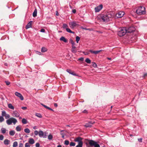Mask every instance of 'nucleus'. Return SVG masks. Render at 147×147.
I'll return each instance as SVG.
<instances>
[{
    "label": "nucleus",
    "instance_id": "1",
    "mask_svg": "<svg viewBox=\"0 0 147 147\" xmlns=\"http://www.w3.org/2000/svg\"><path fill=\"white\" fill-rule=\"evenodd\" d=\"M113 18V13L111 12H107L101 13L97 16L98 19L100 21L105 23L112 20Z\"/></svg>",
    "mask_w": 147,
    "mask_h": 147
},
{
    "label": "nucleus",
    "instance_id": "2",
    "mask_svg": "<svg viewBox=\"0 0 147 147\" xmlns=\"http://www.w3.org/2000/svg\"><path fill=\"white\" fill-rule=\"evenodd\" d=\"M136 29L133 26L128 27H123L118 31V34L119 37H121L125 34L127 36L129 35L135 31Z\"/></svg>",
    "mask_w": 147,
    "mask_h": 147
},
{
    "label": "nucleus",
    "instance_id": "3",
    "mask_svg": "<svg viewBox=\"0 0 147 147\" xmlns=\"http://www.w3.org/2000/svg\"><path fill=\"white\" fill-rule=\"evenodd\" d=\"M145 7L143 6H140L136 10V13L139 15H143L146 13Z\"/></svg>",
    "mask_w": 147,
    "mask_h": 147
},
{
    "label": "nucleus",
    "instance_id": "4",
    "mask_svg": "<svg viewBox=\"0 0 147 147\" xmlns=\"http://www.w3.org/2000/svg\"><path fill=\"white\" fill-rule=\"evenodd\" d=\"M17 122V120L15 118L13 117L10 118L6 121V123L8 125H10L13 123L15 124Z\"/></svg>",
    "mask_w": 147,
    "mask_h": 147
},
{
    "label": "nucleus",
    "instance_id": "5",
    "mask_svg": "<svg viewBox=\"0 0 147 147\" xmlns=\"http://www.w3.org/2000/svg\"><path fill=\"white\" fill-rule=\"evenodd\" d=\"M79 23V22L78 21H72L69 23V25L71 29H74L75 27H78L80 26Z\"/></svg>",
    "mask_w": 147,
    "mask_h": 147
},
{
    "label": "nucleus",
    "instance_id": "6",
    "mask_svg": "<svg viewBox=\"0 0 147 147\" xmlns=\"http://www.w3.org/2000/svg\"><path fill=\"white\" fill-rule=\"evenodd\" d=\"M102 8L103 5L102 4L100 5L95 8V12H97L100 11L102 9Z\"/></svg>",
    "mask_w": 147,
    "mask_h": 147
},
{
    "label": "nucleus",
    "instance_id": "7",
    "mask_svg": "<svg viewBox=\"0 0 147 147\" xmlns=\"http://www.w3.org/2000/svg\"><path fill=\"white\" fill-rule=\"evenodd\" d=\"M124 14L125 13L124 12L120 11L118 13H117L116 16L117 18H121L122 17Z\"/></svg>",
    "mask_w": 147,
    "mask_h": 147
},
{
    "label": "nucleus",
    "instance_id": "8",
    "mask_svg": "<svg viewBox=\"0 0 147 147\" xmlns=\"http://www.w3.org/2000/svg\"><path fill=\"white\" fill-rule=\"evenodd\" d=\"M15 94L16 96L19 97L21 100H24V98L23 96L20 93L18 92H16Z\"/></svg>",
    "mask_w": 147,
    "mask_h": 147
},
{
    "label": "nucleus",
    "instance_id": "9",
    "mask_svg": "<svg viewBox=\"0 0 147 147\" xmlns=\"http://www.w3.org/2000/svg\"><path fill=\"white\" fill-rule=\"evenodd\" d=\"M82 138L80 137H78L74 139V141L78 142V143H83Z\"/></svg>",
    "mask_w": 147,
    "mask_h": 147
},
{
    "label": "nucleus",
    "instance_id": "10",
    "mask_svg": "<svg viewBox=\"0 0 147 147\" xmlns=\"http://www.w3.org/2000/svg\"><path fill=\"white\" fill-rule=\"evenodd\" d=\"M12 115L13 116L17 117H18L20 116L19 113L16 111H13Z\"/></svg>",
    "mask_w": 147,
    "mask_h": 147
},
{
    "label": "nucleus",
    "instance_id": "11",
    "mask_svg": "<svg viewBox=\"0 0 147 147\" xmlns=\"http://www.w3.org/2000/svg\"><path fill=\"white\" fill-rule=\"evenodd\" d=\"M92 146L94 147H100V145L97 142L92 140Z\"/></svg>",
    "mask_w": 147,
    "mask_h": 147
},
{
    "label": "nucleus",
    "instance_id": "12",
    "mask_svg": "<svg viewBox=\"0 0 147 147\" xmlns=\"http://www.w3.org/2000/svg\"><path fill=\"white\" fill-rule=\"evenodd\" d=\"M32 21H30L28 23V24L26 26L25 28L26 29H28L30 28L31 27H32Z\"/></svg>",
    "mask_w": 147,
    "mask_h": 147
},
{
    "label": "nucleus",
    "instance_id": "13",
    "mask_svg": "<svg viewBox=\"0 0 147 147\" xmlns=\"http://www.w3.org/2000/svg\"><path fill=\"white\" fill-rule=\"evenodd\" d=\"M64 130H61L60 132V134L62 135V138L64 139L65 138V135L64 132Z\"/></svg>",
    "mask_w": 147,
    "mask_h": 147
},
{
    "label": "nucleus",
    "instance_id": "14",
    "mask_svg": "<svg viewBox=\"0 0 147 147\" xmlns=\"http://www.w3.org/2000/svg\"><path fill=\"white\" fill-rule=\"evenodd\" d=\"M69 42L72 44V48H73V47H76L75 46V43L72 40L70 39L69 40Z\"/></svg>",
    "mask_w": 147,
    "mask_h": 147
},
{
    "label": "nucleus",
    "instance_id": "15",
    "mask_svg": "<svg viewBox=\"0 0 147 147\" xmlns=\"http://www.w3.org/2000/svg\"><path fill=\"white\" fill-rule=\"evenodd\" d=\"M44 135V133L42 131L40 130L39 131L38 136L40 137H43Z\"/></svg>",
    "mask_w": 147,
    "mask_h": 147
},
{
    "label": "nucleus",
    "instance_id": "16",
    "mask_svg": "<svg viewBox=\"0 0 147 147\" xmlns=\"http://www.w3.org/2000/svg\"><path fill=\"white\" fill-rule=\"evenodd\" d=\"M28 142L30 144H32L34 143V141L33 138H30L29 139Z\"/></svg>",
    "mask_w": 147,
    "mask_h": 147
},
{
    "label": "nucleus",
    "instance_id": "17",
    "mask_svg": "<svg viewBox=\"0 0 147 147\" xmlns=\"http://www.w3.org/2000/svg\"><path fill=\"white\" fill-rule=\"evenodd\" d=\"M92 125V123L91 122H89L88 123H86L84 126L86 127H91Z\"/></svg>",
    "mask_w": 147,
    "mask_h": 147
},
{
    "label": "nucleus",
    "instance_id": "18",
    "mask_svg": "<svg viewBox=\"0 0 147 147\" xmlns=\"http://www.w3.org/2000/svg\"><path fill=\"white\" fill-rule=\"evenodd\" d=\"M10 142V140L6 139H5L4 141V143L6 145H8Z\"/></svg>",
    "mask_w": 147,
    "mask_h": 147
},
{
    "label": "nucleus",
    "instance_id": "19",
    "mask_svg": "<svg viewBox=\"0 0 147 147\" xmlns=\"http://www.w3.org/2000/svg\"><path fill=\"white\" fill-rule=\"evenodd\" d=\"M47 49L45 47H43L41 48V51L42 53H44L47 51Z\"/></svg>",
    "mask_w": 147,
    "mask_h": 147
},
{
    "label": "nucleus",
    "instance_id": "20",
    "mask_svg": "<svg viewBox=\"0 0 147 147\" xmlns=\"http://www.w3.org/2000/svg\"><path fill=\"white\" fill-rule=\"evenodd\" d=\"M37 9H35L33 13V16L34 17H36L37 16Z\"/></svg>",
    "mask_w": 147,
    "mask_h": 147
},
{
    "label": "nucleus",
    "instance_id": "21",
    "mask_svg": "<svg viewBox=\"0 0 147 147\" xmlns=\"http://www.w3.org/2000/svg\"><path fill=\"white\" fill-rule=\"evenodd\" d=\"M16 130L18 131H20L21 130V126L20 125H18L16 127Z\"/></svg>",
    "mask_w": 147,
    "mask_h": 147
},
{
    "label": "nucleus",
    "instance_id": "22",
    "mask_svg": "<svg viewBox=\"0 0 147 147\" xmlns=\"http://www.w3.org/2000/svg\"><path fill=\"white\" fill-rule=\"evenodd\" d=\"M8 107L9 108L13 110L14 109V107L10 103L8 104Z\"/></svg>",
    "mask_w": 147,
    "mask_h": 147
},
{
    "label": "nucleus",
    "instance_id": "23",
    "mask_svg": "<svg viewBox=\"0 0 147 147\" xmlns=\"http://www.w3.org/2000/svg\"><path fill=\"white\" fill-rule=\"evenodd\" d=\"M15 132L14 130H11L9 131V134L10 136H13L15 134Z\"/></svg>",
    "mask_w": 147,
    "mask_h": 147
},
{
    "label": "nucleus",
    "instance_id": "24",
    "mask_svg": "<svg viewBox=\"0 0 147 147\" xmlns=\"http://www.w3.org/2000/svg\"><path fill=\"white\" fill-rule=\"evenodd\" d=\"M71 51L72 53H75L77 52V50L76 49V47H73L72 48Z\"/></svg>",
    "mask_w": 147,
    "mask_h": 147
},
{
    "label": "nucleus",
    "instance_id": "25",
    "mask_svg": "<svg viewBox=\"0 0 147 147\" xmlns=\"http://www.w3.org/2000/svg\"><path fill=\"white\" fill-rule=\"evenodd\" d=\"M60 40L63 41L65 42H67V40L66 39L65 37H61L60 39Z\"/></svg>",
    "mask_w": 147,
    "mask_h": 147
},
{
    "label": "nucleus",
    "instance_id": "26",
    "mask_svg": "<svg viewBox=\"0 0 147 147\" xmlns=\"http://www.w3.org/2000/svg\"><path fill=\"white\" fill-rule=\"evenodd\" d=\"M102 50H101L99 51H92V53H94L95 54H97L100 53V52Z\"/></svg>",
    "mask_w": 147,
    "mask_h": 147
},
{
    "label": "nucleus",
    "instance_id": "27",
    "mask_svg": "<svg viewBox=\"0 0 147 147\" xmlns=\"http://www.w3.org/2000/svg\"><path fill=\"white\" fill-rule=\"evenodd\" d=\"M6 131L7 130L3 128H2L1 129V132L3 134L5 133Z\"/></svg>",
    "mask_w": 147,
    "mask_h": 147
},
{
    "label": "nucleus",
    "instance_id": "28",
    "mask_svg": "<svg viewBox=\"0 0 147 147\" xmlns=\"http://www.w3.org/2000/svg\"><path fill=\"white\" fill-rule=\"evenodd\" d=\"M7 114L5 111H3L1 112V115L2 117H5Z\"/></svg>",
    "mask_w": 147,
    "mask_h": 147
},
{
    "label": "nucleus",
    "instance_id": "29",
    "mask_svg": "<svg viewBox=\"0 0 147 147\" xmlns=\"http://www.w3.org/2000/svg\"><path fill=\"white\" fill-rule=\"evenodd\" d=\"M66 31L68 32L72 33H74V32L71 31V30L68 28H67L66 29Z\"/></svg>",
    "mask_w": 147,
    "mask_h": 147
},
{
    "label": "nucleus",
    "instance_id": "30",
    "mask_svg": "<svg viewBox=\"0 0 147 147\" xmlns=\"http://www.w3.org/2000/svg\"><path fill=\"white\" fill-rule=\"evenodd\" d=\"M35 115L40 118H41L42 117V115L39 113H35Z\"/></svg>",
    "mask_w": 147,
    "mask_h": 147
},
{
    "label": "nucleus",
    "instance_id": "31",
    "mask_svg": "<svg viewBox=\"0 0 147 147\" xmlns=\"http://www.w3.org/2000/svg\"><path fill=\"white\" fill-rule=\"evenodd\" d=\"M22 123L24 124H26L27 123V121L25 119H23L22 120Z\"/></svg>",
    "mask_w": 147,
    "mask_h": 147
},
{
    "label": "nucleus",
    "instance_id": "32",
    "mask_svg": "<svg viewBox=\"0 0 147 147\" xmlns=\"http://www.w3.org/2000/svg\"><path fill=\"white\" fill-rule=\"evenodd\" d=\"M80 28L81 29H82L84 30H89L90 31L91 30V28H84L83 26H81Z\"/></svg>",
    "mask_w": 147,
    "mask_h": 147
},
{
    "label": "nucleus",
    "instance_id": "33",
    "mask_svg": "<svg viewBox=\"0 0 147 147\" xmlns=\"http://www.w3.org/2000/svg\"><path fill=\"white\" fill-rule=\"evenodd\" d=\"M17 146L18 142L16 141L14 142L13 144V147H17Z\"/></svg>",
    "mask_w": 147,
    "mask_h": 147
},
{
    "label": "nucleus",
    "instance_id": "34",
    "mask_svg": "<svg viewBox=\"0 0 147 147\" xmlns=\"http://www.w3.org/2000/svg\"><path fill=\"white\" fill-rule=\"evenodd\" d=\"M24 131L25 133H29L30 132V130L28 128H26L24 129Z\"/></svg>",
    "mask_w": 147,
    "mask_h": 147
},
{
    "label": "nucleus",
    "instance_id": "35",
    "mask_svg": "<svg viewBox=\"0 0 147 147\" xmlns=\"http://www.w3.org/2000/svg\"><path fill=\"white\" fill-rule=\"evenodd\" d=\"M85 61L88 63H90L91 62L90 60L88 58H86L85 60Z\"/></svg>",
    "mask_w": 147,
    "mask_h": 147
},
{
    "label": "nucleus",
    "instance_id": "36",
    "mask_svg": "<svg viewBox=\"0 0 147 147\" xmlns=\"http://www.w3.org/2000/svg\"><path fill=\"white\" fill-rule=\"evenodd\" d=\"M53 138V136L51 134H50L48 136V139L49 140H51Z\"/></svg>",
    "mask_w": 147,
    "mask_h": 147
},
{
    "label": "nucleus",
    "instance_id": "37",
    "mask_svg": "<svg viewBox=\"0 0 147 147\" xmlns=\"http://www.w3.org/2000/svg\"><path fill=\"white\" fill-rule=\"evenodd\" d=\"M4 121V119L3 117L0 116V122H2Z\"/></svg>",
    "mask_w": 147,
    "mask_h": 147
},
{
    "label": "nucleus",
    "instance_id": "38",
    "mask_svg": "<svg viewBox=\"0 0 147 147\" xmlns=\"http://www.w3.org/2000/svg\"><path fill=\"white\" fill-rule=\"evenodd\" d=\"M90 52L91 53H92V50H90L89 51L87 52H83V53H84V54L85 55H87L89 54V52Z\"/></svg>",
    "mask_w": 147,
    "mask_h": 147
},
{
    "label": "nucleus",
    "instance_id": "39",
    "mask_svg": "<svg viewBox=\"0 0 147 147\" xmlns=\"http://www.w3.org/2000/svg\"><path fill=\"white\" fill-rule=\"evenodd\" d=\"M83 143H78V145H77L76 147H82Z\"/></svg>",
    "mask_w": 147,
    "mask_h": 147
},
{
    "label": "nucleus",
    "instance_id": "40",
    "mask_svg": "<svg viewBox=\"0 0 147 147\" xmlns=\"http://www.w3.org/2000/svg\"><path fill=\"white\" fill-rule=\"evenodd\" d=\"M44 135L43 136V138H46L47 137V134H48V133L47 132L45 131V132H44Z\"/></svg>",
    "mask_w": 147,
    "mask_h": 147
},
{
    "label": "nucleus",
    "instance_id": "41",
    "mask_svg": "<svg viewBox=\"0 0 147 147\" xmlns=\"http://www.w3.org/2000/svg\"><path fill=\"white\" fill-rule=\"evenodd\" d=\"M63 28H65L66 29L67 28L68 26L66 24H63Z\"/></svg>",
    "mask_w": 147,
    "mask_h": 147
},
{
    "label": "nucleus",
    "instance_id": "42",
    "mask_svg": "<svg viewBox=\"0 0 147 147\" xmlns=\"http://www.w3.org/2000/svg\"><path fill=\"white\" fill-rule=\"evenodd\" d=\"M76 145V143L74 142H71L70 144V146H74Z\"/></svg>",
    "mask_w": 147,
    "mask_h": 147
},
{
    "label": "nucleus",
    "instance_id": "43",
    "mask_svg": "<svg viewBox=\"0 0 147 147\" xmlns=\"http://www.w3.org/2000/svg\"><path fill=\"white\" fill-rule=\"evenodd\" d=\"M5 118L6 119H7L9 118H10V116L9 115L7 114L5 116Z\"/></svg>",
    "mask_w": 147,
    "mask_h": 147
},
{
    "label": "nucleus",
    "instance_id": "44",
    "mask_svg": "<svg viewBox=\"0 0 147 147\" xmlns=\"http://www.w3.org/2000/svg\"><path fill=\"white\" fill-rule=\"evenodd\" d=\"M69 141L66 140L65 141L64 144L65 145H68L69 144Z\"/></svg>",
    "mask_w": 147,
    "mask_h": 147
},
{
    "label": "nucleus",
    "instance_id": "45",
    "mask_svg": "<svg viewBox=\"0 0 147 147\" xmlns=\"http://www.w3.org/2000/svg\"><path fill=\"white\" fill-rule=\"evenodd\" d=\"M92 66L94 67H97L96 64L94 62H92Z\"/></svg>",
    "mask_w": 147,
    "mask_h": 147
},
{
    "label": "nucleus",
    "instance_id": "46",
    "mask_svg": "<svg viewBox=\"0 0 147 147\" xmlns=\"http://www.w3.org/2000/svg\"><path fill=\"white\" fill-rule=\"evenodd\" d=\"M30 145L29 143H26L25 144V147H30Z\"/></svg>",
    "mask_w": 147,
    "mask_h": 147
},
{
    "label": "nucleus",
    "instance_id": "47",
    "mask_svg": "<svg viewBox=\"0 0 147 147\" xmlns=\"http://www.w3.org/2000/svg\"><path fill=\"white\" fill-rule=\"evenodd\" d=\"M66 71L67 72L70 74H71L72 72H73L70 69H67Z\"/></svg>",
    "mask_w": 147,
    "mask_h": 147
},
{
    "label": "nucleus",
    "instance_id": "48",
    "mask_svg": "<svg viewBox=\"0 0 147 147\" xmlns=\"http://www.w3.org/2000/svg\"><path fill=\"white\" fill-rule=\"evenodd\" d=\"M76 42L77 43H78L80 39V37H76Z\"/></svg>",
    "mask_w": 147,
    "mask_h": 147
},
{
    "label": "nucleus",
    "instance_id": "49",
    "mask_svg": "<svg viewBox=\"0 0 147 147\" xmlns=\"http://www.w3.org/2000/svg\"><path fill=\"white\" fill-rule=\"evenodd\" d=\"M39 132L37 130H35L34 132V134L37 136L38 134V135Z\"/></svg>",
    "mask_w": 147,
    "mask_h": 147
},
{
    "label": "nucleus",
    "instance_id": "50",
    "mask_svg": "<svg viewBox=\"0 0 147 147\" xmlns=\"http://www.w3.org/2000/svg\"><path fill=\"white\" fill-rule=\"evenodd\" d=\"M23 144L20 142L19 144V147H23Z\"/></svg>",
    "mask_w": 147,
    "mask_h": 147
},
{
    "label": "nucleus",
    "instance_id": "51",
    "mask_svg": "<svg viewBox=\"0 0 147 147\" xmlns=\"http://www.w3.org/2000/svg\"><path fill=\"white\" fill-rule=\"evenodd\" d=\"M4 138L3 136L2 135H0V140H3Z\"/></svg>",
    "mask_w": 147,
    "mask_h": 147
},
{
    "label": "nucleus",
    "instance_id": "52",
    "mask_svg": "<svg viewBox=\"0 0 147 147\" xmlns=\"http://www.w3.org/2000/svg\"><path fill=\"white\" fill-rule=\"evenodd\" d=\"M41 105H42L45 108H46L47 109H49V107L44 105L43 104H41Z\"/></svg>",
    "mask_w": 147,
    "mask_h": 147
},
{
    "label": "nucleus",
    "instance_id": "53",
    "mask_svg": "<svg viewBox=\"0 0 147 147\" xmlns=\"http://www.w3.org/2000/svg\"><path fill=\"white\" fill-rule=\"evenodd\" d=\"M5 82L6 85H9L10 84V82L8 81H5Z\"/></svg>",
    "mask_w": 147,
    "mask_h": 147
},
{
    "label": "nucleus",
    "instance_id": "54",
    "mask_svg": "<svg viewBox=\"0 0 147 147\" xmlns=\"http://www.w3.org/2000/svg\"><path fill=\"white\" fill-rule=\"evenodd\" d=\"M82 112L84 113H88V111L87 110L85 109Z\"/></svg>",
    "mask_w": 147,
    "mask_h": 147
},
{
    "label": "nucleus",
    "instance_id": "55",
    "mask_svg": "<svg viewBox=\"0 0 147 147\" xmlns=\"http://www.w3.org/2000/svg\"><path fill=\"white\" fill-rule=\"evenodd\" d=\"M35 146L36 147H40V144L39 143H37Z\"/></svg>",
    "mask_w": 147,
    "mask_h": 147
},
{
    "label": "nucleus",
    "instance_id": "56",
    "mask_svg": "<svg viewBox=\"0 0 147 147\" xmlns=\"http://www.w3.org/2000/svg\"><path fill=\"white\" fill-rule=\"evenodd\" d=\"M142 138H138V142H142Z\"/></svg>",
    "mask_w": 147,
    "mask_h": 147
},
{
    "label": "nucleus",
    "instance_id": "57",
    "mask_svg": "<svg viewBox=\"0 0 147 147\" xmlns=\"http://www.w3.org/2000/svg\"><path fill=\"white\" fill-rule=\"evenodd\" d=\"M84 59L83 57H81L78 59L79 60H80L81 61H83L84 60Z\"/></svg>",
    "mask_w": 147,
    "mask_h": 147
},
{
    "label": "nucleus",
    "instance_id": "58",
    "mask_svg": "<svg viewBox=\"0 0 147 147\" xmlns=\"http://www.w3.org/2000/svg\"><path fill=\"white\" fill-rule=\"evenodd\" d=\"M36 53L39 55H41V53L40 52H38L37 51H36Z\"/></svg>",
    "mask_w": 147,
    "mask_h": 147
},
{
    "label": "nucleus",
    "instance_id": "59",
    "mask_svg": "<svg viewBox=\"0 0 147 147\" xmlns=\"http://www.w3.org/2000/svg\"><path fill=\"white\" fill-rule=\"evenodd\" d=\"M45 30L44 29H41V30H40V32H45Z\"/></svg>",
    "mask_w": 147,
    "mask_h": 147
},
{
    "label": "nucleus",
    "instance_id": "60",
    "mask_svg": "<svg viewBox=\"0 0 147 147\" xmlns=\"http://www.w3.org/2000/svg\"><path fill=\"white\" fill-rule=\"evenodd\" d=\"M27 108V107H22V109L24 110H25V109H26Z\"/></svg>",
    "mask_w": 147,
    "mask_h": 147
},
{
    "label": "nucleus",
    "instance_id": "61",
    "mask_svg": "<svg viewBox=\"0 0 147 147\" xmlns=\"http://www.w3.org/2000/svg\"><path fill=\"white\" fill-rule=\"evenodd\" d=\"M89 144L91 146H92V140H90L89 142Z\"/></svg>",
    "mask_w": 147,
    "mask_h": 147
},
{
    "label": "nucleus",
    "instance_id": "62",
    "mask_svg": "<svg viewBox=\"0 0 147 147\" xmlns=\"http://www.w3.org/2000/svg\"><path fill=\"white\" fill-rule=\"evenodd\" d=\"M72 12L73 13H75L76 12V11L75 9H73L72 10Z\"/></svg>",
    "mask_w": 147,
    "mask_h": 147
},
{
    "label": "nucleus",
    "instance_id": "63",
    "mask_svg": "<svg viewBox=\"0 0 147 147\" xmlns=\"http://www.w3.org/2000/svg\"><path fill=\"white\" fill-rule=\"evenodd\" d=\"M143 76L144 77L147 76V73H146L144 74V75Z\"/></svg>",
    "mask_w": 147,
    "mask_h": 147
},
{
    "label": "nucleus",
    "instance_id": "64",
    "mask_svg": "<svg viewBox=\"0 0 147 147\" xmlns=\"http://www.w3.org/2000/svg\"><path fill=\"white\" fill-rule=\"evenodd\" d=\"M54 106L55 107H57V103H55L54 104Z\"/></svg>",
    "mask_w": 147,
    "mask_h": 147
}]
</instances>
